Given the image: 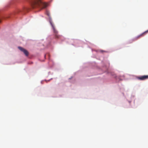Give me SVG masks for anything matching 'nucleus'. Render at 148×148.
<instances>
[{
    "label": "nucleus",
    "instance_id": "4",
    "mask_svg": "<svg viewBox=\"0 0 148 148\" xmlns=\"http://www.w3.org/2000/svg\"><path fill=\"white\" fill-rule=\"evenodd\" d=\"M137 78L140 80H144L148 78V75H143L137 77Z\"/></svg>",
    "mask_w": 148,
    "mask_h": 148
},
{
    "label": "nucleus",
    "instance_id": "1",
    "mask_svg": "<svg viewBox=\"0 0 148 148\" xmlns=\"http://www.w3.org/2000/svg\"><path fill=\"white\" fill-rule=\"evenodd\" d=\"M32 5L33 8H40L41 9L45 8L47 6V4L43 2L41 0L34 1Z\"/></svg>",
    "mask_w": 148,
    "mask_h": 148
},
{
    "label": "nucleus",
    "instance_id": "5",
    "mask_svg": "<svg viewBox=\"0 0 148 148\" xmlns=\"http://www.w3.org/2000/svg\"><path fill=\"white\" fill-rule=\"evenodd\" d=\"M148 32V30L145 31V32H144L143 33H142V34H140L139 35L137 36L136 38V40H137V39H138V38H141V37L145 35Z\"/></svg>",
    "mask_w": 148,
    "mask_h": 148
},
{
    "label": "nucleus",
    "instance_id": "3",
    "mask_svg": "<svg viewBox=\"0 0 148 148\" xmlns=\"http://www.w3.org/2000/svg\"><path fill=\"white\" fill-rule=\"evenodd\" d=\"M18 48L21 51L23 52L26 56H27L28 55V52L26 49L20 47H18Z\"/></svg>",
    "mask_w": 148,
    "mask_h": 148
},
{
    "label": "nucleus",
    "instance_id": "7",
    "mask_svg": "<svg viewBox=\"0 0 148 148\" xmlns=\"http://www.w3.org/2000/svg\"><path fill=\"white\" fill-rule=\"evenodd\" d=\"M0 22H1V21L0 20Z\"/></svg>",
    "mask_w": 148,
    "mask_h": 148
},
{
    "label": "nucleus",
    "instance_id": "6",
    "mask_svg": "<svg viewBox=\"0 0 148 148\" xmlns=\"http://www.w3.org/2000/svg\"><path fill=\"white\" fill-rule=\"evenodd\" d=\"M47 14L49 16H50V14L49 12L47 13Z\"/></svg>",
    "mask_w": 148,
    "mask_h": 148
},
{
    "label": "nucleus",
    "instance_id": "2",
    "mask_svg": "<svg viewBox=\"0 0 148 148\" xmlns=\"http://www.w3.org/2000/svg\"><path fill=\"white\" fill-rule=\"evenodd\" d=\"M49 22L53 30V33H54L55 38H60V36L58 34V32L56 29L51 19L50 20Z\"/></svg>",
    "mask_w": 148,
    "mask_h": 148
}]
</instances>
